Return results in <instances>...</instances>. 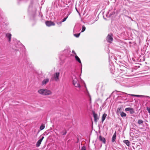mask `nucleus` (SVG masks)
<instances>
[{
	"mask_svg": "<svg viewBox=\"0 0 150 150\" xmlns=\"http://www.w3.org/2000/svg\"><path fill=\"white\" fill-rule=\"evenodd\" d=\"M38 93L43 96L48 95L51 94V91L46 89L43 88L38 91Z\"/></svg>",
	"mask_w": 150,
	"mask_h": 150,
	"instance_id": "f257e3e1",
	"label": "nucleus"
},
{
	"mask_svg": "<svg viewBox=\"0 0 150 150\" xmlns=\"http://www.w3.org/2000/svg\"><path fill=\"white\" fill-rule=\"evenodd\" d=\"M72 79L73 80V84L76 87H80V85L76 76H74L72 77Z\"/></svg>",
	"mask_w": 150,
	"mask_h": 150,
	"instance_id": "f03ea898",
	"label": "nucleus"
},
{
	"mask_svg": "<svg viewBox=\"0 0 150 150\" xmlns=\"http://www.w3.org/2000/svg\"><path fill=\"white\" fill-rule=\"evenodd\" d=\"M59 72H56L54 73L52 77V80H54L55 81H58L59 80Z\"/></svg>",
	"mask_w": 150,
	"mask_h": 150,
	"instance_id": "7ed1b4c3",
	"label": "nucleus"
},
{
	"mask_svg": "<svg viewBox=\"0 0 150 150\" xmlns=\"http://www.w3.org/2000/svg\"><path fill=\"white\" fill-rule=\"evenodd\" d=\"M112 34H108V36L106 38V40L107 41L110 43H111V42L113 41V39L112 37Z\"/></svg>",
	"mask_w": 150,
	"mask_h": 150,
	"instance_id": "20e7f679",
	"label": "nucleus"
},
{
	"mask_svg": "<svg viewBox=\"0 0 150 150\" xmlns=\"http://www.w3.org/2000/svg\"><path fill=\"white\" fill-rule=\"evenodd\" d=\"M40 138V139L37 142L36 144V146L37 147H38L41 144V142L44 138V136H42V135H41Z\"/></svg>",
	"mask_w": 150,
	"mask_h": 150,
	"instance_id": "39448f33",
	"label": "nucleus"
},
{
	"mask_svg": "<svg viewBox=\"0 0 150 150\" xmlns=\"http://www.w3.org/2000/svg\"><path fill=\"white\" fill-rule=\"evenodd\" d=\"M45 24L47 26H51L54 25H55V24L54 22L50 21H46Z\"/></svg>",
	"mask_w": 150,
	"mask_h": 150,
	"instance_id": "423d86ee",
	"label": "nucleus"
},
{
	"mask_svg": "<svg viewBox=\"0 0 150 150\" xmlns=\"http://www.w3.org/2000/svg\"><path fill=\"white\" fill-rule=\"evenodd\" d=\"M93 116L94 118V121L95 122H97L98 120L99 119V117H98L97 114L95 113L94 112H93Z\"/></svg>",
	"mask_w": 150,
	"mask_h": 150,
	"instance_id": "0eeeda50",
	"label": "nucleus"
},
{
	"mask_svg": "<svg viewBox=\"0 0 150 150\" xmlns=\"http://www.w3.org/2000/svg\"><path fill=\"white\" fill-rule=\"evenodd\" d=\"M125 111H129L131 114H133L134 113V109L131 108H127L125 109Z\"/></svg>",
	"mask_w": 150,
	"mask_h": 150,
	"instance_id": "6e6552de",
	"label": "nucleus"
},
{
	"mask_svg": "<svg viewBox=\"0 0 150 150\" xmlns=\"http://www.w3.org/2000/svg\"><path fill=\"white\" fill-rule=\"evenodd\" d=\"M99 139L104 144L106 143L105 139L104 137H102L101 136H100L99 137Z\"/></svg>",
	"mask_w": 150,
	"mask_h": 150,
	"instance_id": "1a4fd4ad",
	"label": "nucleus"
},
{
	"mask_svg": "<svg viewBox=\"0 0 150 150\" xmlns=\"http://www.w3.org/2000/svg\"><path fill=\"white\" fill-rule=\"evenodd\" d=\"M49 79L47 78L44 79L42 82V85H45L49 81Z\"/></svg>",
	"mask_w": 150,
	"mask_h": 150,
	"instance_id": "9d476101",
	"label": "nucleus"
},
{
	"mask_svg": "<svg viewBox=\"0 0 150 150\" xmlns=\"http://www.w3.org/2000/svg\"><path fill=\"white\" fill-rule=\"evenodd\" d=\"M11 35L9 33H7L6 34V37L8 39V41H11Z\"/></svg>",
	"mask_w": 150,
	"mask_h": 150,
	"instance_id": "9b49d317",
	"label": "nucleus"
},
{
	"mask_svg": "<svg viewBox=\"0 0 150 150\" xmlns=\"http://www.w3.org/2000/svg\"><path fill=\"white\" fill-rule=\"evenodd\" d=\"M116 132H115L112 138V142H114L115 141L116 138Z\"/></svg>",
	"mask_w": 150,
	"mask_h": 150,
	"instance_id": "f8f14e48",
	"label": "nucleus"
},
{
	"mask_svg": "<svg viewBox=\"0 0 150 150\" xmlns=\"http://www.w3.org/2000/svg\"><path fill=\"white\" fill-rule=\"evenodd\" d=\"M123 142L128 146H129L130 142L128 140H124Z\"/></svg>",
	"mask_w": 150,
	"mask_h": 150,
	"instance_id": "ddd939ff",
	"label": "nucleus"
},
{
	"mask_svg": "<svg viewBox=\"0 0 150 150\" xmlns=\"http://www.w3.org/2000/svg\"><path fill=\"white\" fill-rule=\"evenodd\" d=\"M107 116V114L105 113H104L102 115V122H103L104 121L105 119V118Z\"/></svg>",
	"mask_w": 150,
	"mask_h": 150,
	"instance_id": "4468645a",
	"label": "nucleus"
},
{
	"mask_svg": "<svg viewBox=\"0 0 150 150\" xmlns=\"http://www.w3.org/2000/svg\"><path fill=\"white\" fill-rule=\"evenodd\" d=\"M75 58L76 60L78 61L79 63L81 64V62L79 58L76 55L75 56Z\"/></svg>",
	"mask_w": 150,
	"mask_h": 150,
	"instance_id": "2eb2a0df",
	"label": "nucleus"
},
{
	"mask_svg": "<svg viewBox=\"0 0 150 150\" xmlns=\"http://www.w3.org/2000/svg\"><path fill=\"white\" fill-rule=\"evenodd\" d=\"M136 97H146L148 98H150V97H149V96H146L141 95H136Z\"/></svg>",
	"mask_w": 150,
	"mask_h": 150,
	"instance_id": "dca6fc26",
	"label": "nucleus"
},
{
	"mask_svg": "<svg viewBox=\"0 0 150 150\" xmlns=\"http://www.w3.org/2000/svg\"><path fill=\"white\" fill-rule=\"evenodd\" d=\"M122 111V109L121 108H118L117 110V113L118 114L121 113Z\"/></svg>",
	"mask_w": 150,
	"mask_h": 150,
	"instance_id": "f3484780",
	"label": "nucleus"
},
{
	"mask_svg": "<svg viewBox=\"0 0 150 150\" xmlns=\"http://www.w3.org/2000/svg\"><path fill=\"white\" fill-rule=\"evenodd\" d=\"M45 127V126L44 125V124H42L41 125L40 127V130H43Z\"/></svg>",
	"mask_w": 150,
	"mask_h": 150,
	"instance_id": "a211bd4d",
	"label": "nucleus"
},
{
	"mask_svg": "<svg viewBox=\"0 0 150 150\" xmlns=\"http://www.w3.org/2000/svg\"><path fill=\"white\" fill-rule=\"evenodd\" d=\"M120 115L122 117H125L126 116V114L123 112H122L120 113Z\"/></svg>",
	"mask_w": 150,
	"mask_h": 150,
	"instance_id": "6ab92c4d",
	"label": "nucleus"
},
{
	"mask_svg": "<svg viewBox=\"0 0 150 150\" xmlns=\"http://www.w3.org/2000/svg\"><path fill=\"white\" fill-rule=\"evenodd\" d=\"M86 27H85V26L84 25H83L82 27V29L81 30V32H83L84 31L86 30Z\"/></svg>",
	"mask_w": 150,
	"mask_h": 150,
	"instance_id": "aec40b11",
	"label": "nucleus"
},
{
	"mask_svg": "<svg viewBox=\"0 0 150 150\" xmlns=\"http://www.w3.org/2000/svg\"><path fill=\"white\" fill-rule=\"evenodd\" d=\"M70 14V13H69V14H68L67 15V16L63 19L62 21V22L66 21V20L68 17L69 15Z\"/></svg>",
	"mask_w": 150,
	"mask_h": 150,
	"instance_id": "412c9836",
	"label": "nucleus"
},
{
	"mask_svg": "<svg viewBox=\"0 0 150 150\" xmlns=\"http://www.w3.org/2000/svg\"><path fill=\"white\" fill-rule=\"evenodd\" d=\"M143 121L141 120H138L137 123L139 125L143 123Z\"/></svg>",
	"mask_w": 150,
	"mask_h": 150,
	"instance_id": "4be33fe9",
	"label": "nucleus"
},
{
	"mask_svg": "<svg viewBox=\"0 0 150 150\" xmlns=\"http://www.w3.org/2000/svg\"><path fill=\"white\" fill-rule=\"evenodd\" d=\"M80 35V33H79L78 34H74V36L76 38H78L79 37Z\"/></svg>",
	"mask_w": 150,
	"mask_h": 150,
	"instance_id": "5701e85b",
	"label": "nucleus"
},
{
	"mask_svg": "<svg viewBox=\"0 0 150 150\" xmlns=\"http://www.w3.org/2000/svg\"><path fill=\"white\" fill-rule=\"evenodd\" d=\"M62 21L59 22H57V24L59 25V26H60L61 25L62 23Z\"/></svg>",
	"mask_w": 150,
	"mask_h": 150,
	"instance_id": "b1692460",
	"label": "nucleus"
},
{
	"mask_svg": "<svg viewBox=\"0 0 150 150\" xmlns=\"http://www.w3.org/2000/svg\"><path fill=\"white\" fill-rule=\"evenodd\" d=\"M120 92L121 93L119 95H123L124 94H127V95L128 94H127L123 92Z\"/></svg>",
	"mask_w": 150,
	"mask_h": 150,
	"instance_id": "393cba45",
	"label": "nucleus"
},
{
	"mask_svg": "<svg viewBox=\"0 0 150 150\" xmlns=\"http://www.w3.org/2000/svg\"><path fill=\"white\" fill-rule=\"evenodd\" d=\"M67 133V132L66 130H65L64 132H61V133L62 134L64 135H65Z\"/></svg>",
	"mask_w": 150,
	"mask_h": 150,
	"instance_id": "a878e982",
	"label": "nucleus"
},
{
	"mask_svg": "<svg viewBox=\"0 0 150 150\" xmlns=\"http://www.w3.org/2000/svg\"><path fill=\"white\" fill-rule=\"evenodd\" d=\"M81 150H86V148L85 146H83L82 147Z\"/></svg>",
	"mask_w": 150,
	"mask_h": 150,
	"instance_id": "bb28decb",
	"label": "nucleus"
},
{
	"mask_svg": "<svg viewBox=\"0 0 150 150\" xmlns=\"http://www.w3.org/2000/svg\"><path fill=\"white\" fill-rule=\"evenodd\" d=\"M147 110L148 112L150 113V108H149L147 107Z\"/></svg>",
	"mask_w": 150,
	"mask_h": 150,
	"instance_id": "cd10ccee",
	"label": "nucleus"
},
{
	"mask_svg": "<svg viewBox=\"0 0 150 150\" xmlns=\"http://www.w3.org/2000/svg\"><path fill=\"white\" fill-rule=\"evenodd\" d=\"M127 95H128L130 96H132L136 97V95H134V94H128Z\"/></svg>",
	"mask_w": 150,
	"mask_h": 150,
	"instance_id": "c85d7f7f",
	"label": "nucleus"
},
{
	"mask_svg": "<svg viewBox=\"0 0 150 150\" xmlns=\"http://www.w3.org/2000/svg\"><path fill=\"white\" fill-rule=\"evenodd\" d=\"M72 52L74 53L76 55V53L75 52L74 50H73L72 51Z\"/></svg>",
	"mask_w": 150,
	"mask_h": 150,
	"instance_id": "c756f323",
	"label": "nucleus"
},
{
	"mask_svg": "<svg viewBox=\"0 0 150 150\" xmlns=\"http://www.w3.org/2000/svg\"><path fill=\"white\" fill-rule=\"evenodd\" d=\"M114 13H114V12H113L112 13H110L109 16H111V15H113V14H114Z\"/></svg>",
	"mask_w": 150,
	"mask_h": 150,
	"instance_id": "7c9ffc66",
	"label": "nucleus"
},
{
	"mask_svg": "<svg viewBox=\"0 0 150 150\" xmlns=\"http://www.w3.org/2000/svg\"><path fill=\"white\" fill-rule=\"evenodd\" d=\"M90 101H91V98H90Z\"/></svg>",
	"mask_w": 150,
	"mask_h": 150,
	"instance_id": "2f4dec72",
	"label": "nucleus"
},
{
	"mask_svg": "<svg viewBox=\"0 0 150 150\" xmlns=\"http://www.w3.org/2000/svg\"><path fill=\"white\" fill-rule=\"evenodd\" d=\"M132 2V3H134V2Z\"/></svg>",
	"mask_w": 150,
	"mask_h": 150,
	"instance_id": "473e14b6",
	"label": "nucleus"
},
{
	"mask_svg": "<svg viewBox=\"0 0 150 150\" xmlns=\"http://www.w3.org/2000/svg\"><path fill=\"white\" fill-rule=\"evenodd\" d=\"M114 150H116L115 149H114Z\"/></svg>",
	"mask_w": 150,
	"mask_h": 150,
	"instance_id": "72a5a7b5",
	"label": "nucleus"
}]
</instances>
